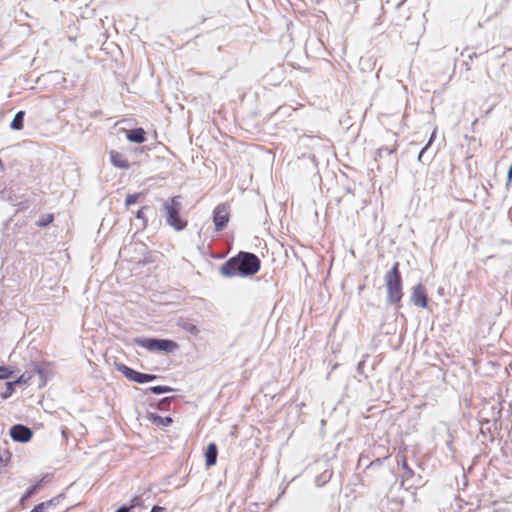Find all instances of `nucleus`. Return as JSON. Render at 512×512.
<instances>
[{"instance_id":"6e6552de","label":"nucleus","mask_w":512,"mask_h":512,"mask_svg":"<svg viewBox=\"0 0 512 512\" xmlns=\"http://www.w3.org/2000/svg\"><path fill=\"white\" fill-rule=\"evenodd\" d=\"M411 301L420 308L428 306L427 290L423 284H417L413 287Z\"/></svg>"},{"instance_id":"9d476101","label":"nucleus","mask_w":512,"mask_h":512,"mask_svg":"<svg viewBox=\"0 0 512 512\" xmlns=\"http://www.w3.org/2000/svg\"><path fill=\"white\" fill-rule=\"evenodd\" d=\"M126 138L130 142L143 143L146 140V132L143 128L132 129L127 131Z\"/></svg>"},{"instance_id":"0eeeda50","label":"nucleus","mask_w":512,"mask_h":512,"mask_svg":"<svg viewBox=\"0 0 512 512\" xmlns=\"http://www.w3.org/2000/svg\"><path fill=\"white\" fill-rule=\"evenodd\" d=\"M10 436L16 442L26 443L31 440L33 432L27 426L16 424L11 427Z\"/></svg>"},{"instance_id":"9b49d317","label":"nucleus","mask_w":512,"mask_h":512,"mask_svg":"<svg viewBox=\"0 0 512 512\" xmlns=\"http://www.w3.org/2000/svg\"><path fill=\"white\" fill-rule=\"evenodd\" d=\"M218 450L215 443H210L205 452V462L208 467L216 464Z\"/></svg>"},{"instance_id":"2eb2a0df","label":"nucleus","mask_w":512,"mask_h":512,"mask_svg":"<svg viewBox=\"0 0 512 512\" xmlns=\"http://www.w3.org/2000/svg\"><path fill=\"white\" fill-rule=\"evenodd\" d=\"M53 504V500L42 502L36 505L30 512H46L47 508Z\"/></svg>"},{"instance_id":"bb28decb","label":"nucleus","mask_w":512,"mask_h":512,"mask_svg":"<svg viewBox=\"0 0 512 512\" xmlns=\"http://www.w3.org/2000/svg\"><path fill=\"white\" fill-rule=\"evenodd\" d=\"M48 217V222H52L53 221V216L52 215H47Z\"/></svg>"},{"instance_id":"423d86ee","label":"nucleus","mask_w":512,"mask_h":512,"mask_svg":"<svg viewBox=\"0 0 512 512\" xmlns=\"http://www.w3.org/2000/svg\"><path fill=\"white\" fill-rule=\"evenodd\" d=\"M230 211L228 205L222 203L215 207L213 211V222L217 232L222 231L228 224Z\"/></svg>"},{"instance_id":"a878e982","label":"nucleus","mask_w":512,"mask_h":512,"mask_svg":"<svg viewBox=\"0 0 512 512\" xmlns=\"http://www.w3.org/2000/svg\"><path fill=\"white\" fill-rule=\"evenodd\" d=\"M48 223H49V222H48V217H47V218H45V221H44V222L40 223V225H41V226H45V225H47Z\"/></svg>"},{"instance_id":"cd10ccee","label":"nucleus","mask_w":512,"mask_h":512,"mask_svg":"<svg viewBox=\"0 0 512 512\" xmlns=\"http://www.w3.org/2000/svg\"><path fill=\"white\" fill-rule=\"evenodd\" d=\"M0 169H3V162L1 159H0Z\"/></svg>"},{"instance_id":"20e7f679","label":"nucleus","mask_w":512,"mask_h":512,"mask_svg":"<svg viewBox=\"0 0 512 512\" xmlns=\"http://www.w3.org/2000/svg\"><path fill=\"white\" fill-rule=\"evenodd\" d=\"M135 343L151 352L173 353L179 348L177 342L169 339L141 338L135 339Z\"/></svg>"},{"instance_id":"b1692460","label":"nucleus","mask_w":512,"mask_h":512,"mask_svg":"<svg viewBox=\"0 0 512 512\" xmlns=\"http://www.w3.org/2000/svg\"><path fill=\"white\" fill-rule=\"evenodd\" d=\"M164 510L163 507L160 506H153L150 512H162Z\"/></svg>"},{"instance_id":"f3484780","label":"nucleus","mask_w":512,"mask_h":512,"mask_svg":"<svg viewBox=\"0 0 512 512\" xmlns=\"http://www.w3.org/2000/svg\"><path fill=\"white\" fill-rule=\"evenodd\" d=\"M140 196H141L140 193L127 195L126 200H125L126 207H129L130 205L136 203L139 200Z\"/></svg>"},{"instance_id":"aec40b11","label":"nucleus","mask_w":512,"mask_h":512,"mask_svg":"<svg viewBox=\"0 0 512 512\" xmlns=\"http://www.w3.org/2000/svg\"><path fill=\"white\" fill-rule=\"evenodd\" d=\"M37 489V485H34L32 487H30L22 496L21 498V502H24L26 501L27 499H29L36 491Z\"/></svg>"},{"instance_id":"7ed1b4c3","label":"nucleus","mask_w":512,"mask_h":512,"mask_svg":"<svg viewBox=\"0 0 512 512\" xmlns=\"http://www.w3.org/2000/svg\"><path fill=\"white\" fill-rule=\"evenodd\" d=\"M181 208L178 196L172 197L164 203L167 223L176 231L184 230L188 224L187 220L180 216Z\"/></svg>"},{"instance_id":"6ab92c4d","label":"nucleus","mask_w":512,"mask_h":512,"mask_svg":"<svg viewBox=\"0 0 512 512\" xmlns=\"http://www.w3.org/2000/svg\"><path fill=\"white\" fill-rule=\"evenodd\" d=\"M14 386H15V383L7 382L6 383V391H5V393L2 394V397L3 398L10 397L14 392Z\"/></svg>"},{"instance_id":"f257e3e1","label":"nucleus","mask_w":512,"mask_h":512,"mask_svg":"<svg viewBox=\"0 0 512 512\" xmlns=\"http://www.w3.org/2000/svg\"><path fill=\"white\" fill-rule=\"evenodd\" d=\"M260 267L261 261L255 254L241 251L220 267V273L225 277L252 276L259 272Z\"/></svg>"},{"instance_id":"412c9836","label":"nucleus","mask_w":512,"mask_h":512,"mask_svg":"<svg viewBox=\"0 0 512 512\" xmlns=\"http://www.w3.org/2000/svg\"><path fill=\"white\" fill-rule=\"evenodd\" d=\"M12 375V371L6 367H0V379H7Z\"/></svg>"},{"instance_id":"4468645a","label":"nucleus","mask_w":512,"mask_h":512,"mask_svg":"<svg viewBox=\"0 0 512 512\" xmlns=\"http://www.w3.org/2000/svg\"><path fill=\"white\" fill-rule=\"evenodd\" d=\"M152 422L157 426H168L172 423V419L170 417H161L154 415L152 416Z\"/></svg>"},{"instance_id":"393cba45","label":"nucleus","mask_w":512,"mask_h":512,"mask_svg":"<svg viewBox=\"0 0 512 512\" xmlns=\"http://www.w3.org/2000/svg\"><path fill=\"white\" fill-rule=\"evenodd\" d=\"M512 180V163H511V166L509 167V171H508V182H510Z\"/></svg>"},{"instance_id":"4be33fe9","label":"nucleus","mask_w":512,"mask_h":512,"mask_svg":"<svg viewBox=\"0 0 512 512\" xmlns=\"http://www.w3.org/2000/svg\"><path fill=\"white\" fill-rule=\"evenodd\" d=\"M32 378L31 375L22 374L14 383L16 384H25Z\"/></svg>"},{"instance_id":"dca6fc26","label":"nucleus","mask_w":512,"mask_h":512,"mask_svg":"<svg viewBox=\"0 0 512 512\" xmlns=\"http://www.w3.org/2000/svg\"><path fill=\"white\" fill-rule=\"evenodd\" d=\"M146 210H147V207H146V206H143V207H141V208L137 211V213H136V217H137L138 219H141V220H142V222H143V227H146V226H147V224H148V219H147L146 214H145V211H146Z\"/></svg>"},{"instance_id":"1a4fd4ad","label":"nucleus","mask_w":512,"mask_h":512,"mask_svg":"<svg viewBox=\"0 0 512 512\" xmlns=\"http://www.w3.org/2000/svg\"><path fill=\"white\" fill-rule=\"evenodd\" d=\"M109 157H110L111 163L115 167L120 168V169L130 168V162L123 153L118 152L116 150H111L109 152Z\"/></svg>"},{"instance_id":"39448f33","label":"nucleus","mask_w":512,"mask_h":512,"mask_svg":"<svg viewBox=\"0 0 512 512\" xmlns=\"http://www.w3.org/2000/svg\"><path fill=\"white\" fill-rule=\"evenodd\" d=\"M117 370L120 371L127 379L137 383H146L156 379V375L137 372L125 364H118Z\"/></svg>"},{"instance_id":"ddd939ff","label":"nucleus","mask_w":512,"mask_h":512,"mask_svg":"<svg viewBox=\"0 0 512 512\" xmlns=\"http://www.w3.org/2000/svg\"><path fill=\"white\" fill-rule=\"evenodd\" d=\"M24 115H25L24 111H19L15 115L14 119L11 122V128L12 129L21 130L23 128V126H24V124H23Z\"/></svg>"},{"instance_id":"a211bd4d","label":"nucleus","mask_w":512,"mask_h":512,"mask_svg":"<svg viewBox=\"0 0 512 512\" xmlns=\"http://www.w3.org/2000/svg\"><path fill=\"white\" fill-rule=\"evenodd\" d=\"M150 391L155 394H163V393L170 392L171 389L167 386H154V387L150 388Z\"/></svg>"},{"instance_id":"f8f14e48","label":"nucleus","mask_w":512,"mask_h":512,"mask_svg":"<svg viewBox=\"0 0 512 512\" xmlns=\"http://www.w3.org/2000/svg\"><path fill=\"white\" fill-rule=\"evenodd\" d=\"M177 326L192 335H197L199 333L198 327L188 319L180 318L177 321Z\"/></svg>"},{"instance_id":"5701e85b","label":"nucleus","mask_w":512,"mask_h":512,"mask_svg":"<svg viewBox=\"0 0 512 512\" xmlns=\"http://www.w3.org/2000/svg\"><path fill=\"white\" fill-rule=\"evenodd\" d=\"M429 142H431V140H430ZM429 144H430V143H428V144L426 145V147H424V148L420 151L419 156H418V160H419V161H421V160H422V157H423V155H424V152L426 151V149H427V147L429 146Z\"/></svg>"},{"instance_id":"f03ea898","label":"nucleus","mask_w":512,"mask_h":512,"mask_svg":"<svg viewBox=\"0 0 512 512\" xmlns=\"http://www.w3.org/2000/svg\"><path fill=\"white\" fill-rule=\"evenodd\" d=\"M388 299L391 303H399L403 297L402 277L399 262H395L385 275Z\"/></svg>"}]
</instances>
